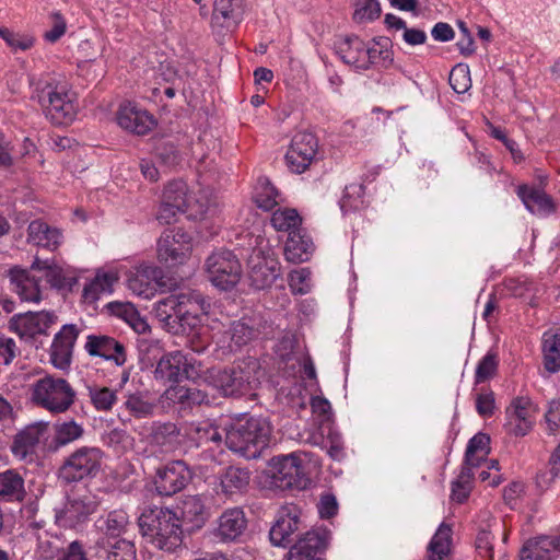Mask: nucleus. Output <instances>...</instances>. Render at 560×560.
<instances>
[{"label": "nucleus", "mask_w": 560, "mask_h": 560, "mask_svg": "<svg viewBox=\"0 0 560 560\" xmlns=\"http://www.w3.org/2000/svg\"><path fill=\"white\" fill-rule=\"evenodd\" d=\"M12 290L18 293L22 301L39 302L42 300V278L45 277L46 283L50 288L61 290H72L77 284V279L70 276L62 267L48 260L35 258L31 269H23L14 266L8 271Z\"/></svg>", "instance_id": "1"}, {"label": "nucleus", "mask_w": 560, "mask_h": 560, "mask_svg": "<svg viewBox=\"0 0 560 560\" xmlns=\"http://www.w3.org/2000/svg\"><path fill=\"white\" fill-rule=\"evenodd\" d=\"M272 430L267 417L243 416L224 428V442L232 452L247 459H256L268 448Z\"/></svg>", "instance_id": "2"}, {"label": "nucleus", "mask_w": 560, "mask_h": 560, "mask_svg": "<svg viewBox=\"0 0 560 560\" xmlns=\"http://www.w3.org/2000/svg\"><path fill=\"white\" fill-rule=\"evenodd\" d=\"M138 526L147 542L160 550L170 552L182 545L179 517L170 509L155 506L144 510L138 518Z\"/></svg>", "instance_id": "3"}, {"label": "nucleus", "mask_w": 560, "mask_h": 560, "mask_svg": "<svg viewBox=\"0 0 560 560\" xmlns=\"http://www.w3.org/2000/svg\"><path fill=\"white\" fill-rule=\"evenodd\" d=\"M31 401L51 413H63L74 404L77 393L62 377L45 375L30 385Z\"/></svg>", "instance_id": "4"}, {"label": "nucleus", "mask_w": 560, "mask_h": 560, "mask_svg": "<svg viewBox=\"0 0 560 560\" xmlns=\"http://www.w3.org/2000/svg\"><path fill=\"white\" fill-rule=\"evenodd\" d=\"M258 369V362L249 359L236 365L213 371L210 374V382L223 397L238 398L256 387Z\"/></svg>", "instance_id": "5"}, {"label": "nucleus", "mask_w": 560, "mask_h": 560, "mask_svg": "<svg viewBox=\"0 0 560 560\" xmlns=\"http://www.w3.org/2000/svg\"><path fill=\"white\" fill-rule=\"evenodd\" d=\"M269 472L270 485L281 491L304 490L311 482L302 459L294 453L272 457Z\"/></svg>", "instance_id": "6"}, {"label": "nucleus", "mask_w": 560, "mask_h": 560, "mask_svg": "<svg viewBox=\"0 0 560 560\" xmlns=\"http://www.w3.org/2000/svg\"><path fill=\"white\" fill-rule=\"evenodd\" d=\"M208 280L221 291H230L240 282L243 270L237 256L230 249L214 250L205 262Z\"/></svg>", "instance_id": "7"}, {"label": "nucleus", "mask_w": 560, "mask_h": 560, "mask_svg": "<svg viewBox=\"0 0 560 560\" xmlns=\"http://www.w3.org/2000/svg\"><path fill=\"white\" fill-rule=\"evenodd\" d=\"M103 452L97 447L83 446L73 452L59 469V478L65 483L95 476L101 468Z\"/></svg>", "instance_id": "8"}, {"label": "nucleus", "mask_w": 560, "mask_h": 560, "mask_svg": "<svg viewBox=\"0 0 560 560\" xmlns=\"http://www.w3.org/2000/svg\"><path fill=\"white\" fill-rule=\"evenodd\" d=\"M194 200L187 184L182 179H174L164 187L156 219L162 224H171L179 214L185 213Z\"/></svg>", "instance_id": "9"}, {"label": "nucleus", "mask_w": 560, "mask_h": 560, "mask_svg": "<svg viewBox=\"0 0 560 560\" xmlns=\"http://www.w3.org/2000/svg\"><path fill=\"white\" fill-rule=\"evenodd\" d=\"M38 103L46 117L54 125H68L75 117V107L67 92L58 91L57 86L47 83L37 93Z\"/></svg>", "instance_id": "10"}, {"label": "nucleus", "mask_w": 560, "mask_h": 560, "mask_svg": "<svg viewBox=\"0 0 560 560\" xmlns=\"http://www.w3.org/2000/svg\"><path fill=\"white\" fill-rule=\"evenodd\" d=\"M192 479V472L184 460H171L159 467L153 478L158 494L172 497L184 490Z\"/></svg>", "instance_id": "11"}, {"label": "nucleus", "mask_w": 560, "mask_h": 560, "mask_svg": "<svg viewBox=\"0 0 560 560\" xmlns=\"http://www.w3.org/2000/svg\"><path fill=\"white\" fill-rule=\"evenodd\" d=\"M191 250V236L183 229L166 230L158 242V258L167 267L184 264Z\"/></svg>", "instance_id": "12"}, {"label": "nucleus", "mask_w": 560, "mask_h": 560, "mask_svg": "<svg viewBox=\"0 0 560 560\" xmlns=\"http://www.w3.org/2000/svg\"><path fill=\"white\" fill-rule=\"evenodd\" d=\"M317 151L318 140L313 132H296L284 156L289 170L295 174L304 173L315 161Z\"/></svg>", "instance_id": "13"}, {"label": "nucleus", "mask_w": 560, "mask_h": 560, "mask_svg": "<svg viewBox=\"0 0 560 560\" xmlns=\"http://www.w3.org/2000/svg\"><path fill=\"white\" fill-rule=\"evenodd\" d=\"M301 510L295 504L281 506L269 530L272 546L287 548L293 541V535L301 529Z\"/></svg>", "instance_id": "14"}, {"label": "nucleus", "mask_w": 560, "mask_h": 560, "mask_svg": "<svg viewBox=\"0 0 560 560\" xmlns=\"http://www.w3.org/2000/svg\"><path fill=\"white\" fill-rule=\"evenodd\" d=\"M329 534L325 529L315 528L305 532L291 546L288 560H324L322 555L328 546Z\"/></svg>", "instance_id": "15"}, {"label": "nucleus", "mask_w": 560, "mask_h": 560, "mask_svg": "<svg viewBox=\"0 0 560 560\" xmlns=\"http://www.w3.org/2000/svg\"><path fill=\"white\" fill-rule=\"evenodd\" d=\"M84 349L89 355L112 361L117 366H122L127 361L126 347L106 335H89Z\"/></svg>", "instance_id": "16"}, {"label": "nucleus", "mask_w": 560, "mask_h": 560, "mask_svg": "<svg viewBox=\"0 0 560 560\" xmlns=\"http://www.w3.org/2000/svg\"><path fill=\"white\" fill-rule=\"evenodd\" d=\"M79 332L77 325L67 324L56 334L50 349V361L55 368L66 370L70 366Z\"/></svg>", "instance_id": "17"}, {"label": "nucleus", "mask_w": 560, "mask_h": 560, "mask_svg": "<svg viewBox=\"0 0 560 560\" xmlns=\"http://www.w3.org/2000/svg\"><path fill=\"white\" fill-rule=\"evenodd\" d=\"M280 277V264L272 257H259L249 260L248 279L255 290L270 288Z\"/></svg>", "instance_id": "18"}, {"label": "nucleus", "mask_w": 560, "mask_h": 560, "mask_svg": "<svg viewBox=\"0 0 560 560\" xmlns=\"http://www.w3.org/2000/svg\"><path fill=\"white\" fill-rule=\"evenodd\" d=\"M247 523L243 509H228L219 517L214 535L223 542L238 541L247 529Z\"/></svg>", "instance_id": "19"}, {"label": "nucleus", "mask_w": 560, "mask_h": 560, "mask_svg": "<svg viewBox=\"0 0 560 560\" xmlns=\"http://www.w3.org/2000/svg\"><path fill=\"white\" fill-rule=\"evenodd\" d=\"M247 10V0H214L212 25L224 28H236L243 21Z\"/></svg>", "instance_id": "20"}, {"label": "nucleus", "mask_w": 560, "mask_h": 560, "mask_svg": "<svg viewBox=\"0 0 560 560\" xmlns=\"http://www.w3.org/2000/svg\"><path fill=\"white\" fill-rule=\"evenodd\" d=\"M56 315L49 312H26L10 319V328L23 335H45L55 322Z\"/></svg>", "instance_id": "21"}, {"label": "nucleus", "mask_w": 560, "mask_h": 560, "mask_svg": "<svg viewBox=\"0 0 560 560\" xmlns=\"http://www.w3.org/2000/svg\"><path fill=\"white\" fill-rule=\"evenodd\" d=\"M49 422L37 421L26 425L15 436L11 446L12 453L22 458L35 451L38 443L48 438Z\"/></svg>", "instance_id": "22"}, {"label": "nucleus", "mask_w": 560, "mask_h": 560, "mask_svg": "<svg viewBox=\"0 0 560 560\" xmlns=\"http://www.w3.org/2000/svg\"><path fill=\"white\" fill-rule=\"evenodd\" d=\"M117 121L121 128L139 136L148 133L155 125L153 116L130 103L119 107Z\"/></svg>", "instance_id": "23"}, {"label": "nucleus", "mask_w": 560, "mask_h": 560, "mask_svg": "<svg viewBox=\"0 0 560 560\" xmlns=\"http://www.w3.org/2000/svg\"><path fill=\"white\" fill-rule=\"evenodd\" d=\"M97 505L98 502L95 497L92 495L68 499L58 517L63 521L67 526L75 527L84 523L89 516L96 511Z\"/></svg>", "instance_id": "24"}, {"label": "nucleus", "mask_w": 560, "mask_h": 560, "mask_svg": "<svg viewBox=\"0 0 560 560\" xmlns=\"http://www.w3.org/2000/svg\"><path fill=\"white\" fill-rule=\"evenodd\" d=\"M188 299H194L192 292L171 294L155 303L153 312L164 329L173 328L174 330H178V327L173 325L175 324L174 315L180 313L186 302H188Z\"/></svg>", "instance_id": "25"}, {"label": "nucleus", "mask_w": 560, "mask_h": 560, "mask_svg": "<svg viewBox=\"0 0 560 560\" xmlns=\"http://www.w3.org/2000/svg\"><path fill=\"white\" fill-rule=\"evenodd\" d=\"M205 310V301L200 294L194 293V299H188L185 307L182 308L180 313L174 315V320L178 330L173 328H166L168 332L174 335H190L194 332L196 327L199 325V313Z\"/></svg>", "instance_id": "26"}, {"label": "nucleus", "mask_w": 560, "mask_h": 560, "mask_svg": "<svg viewBox=\"0 0 560 560\" xmlns=\"http://www.w3.org/2000/svg\"><path fill=\"white\" fill-rule=\"evenodd\" d=\"M560 550V536H540L527 540L521 549V560H550Z\"/></svg>", "instance_id": "27"}, {"label": "nucleus", "mask_w": 560, "mask_h": 560, "mask_svg": "<svg viewBox=\"0 0 560 560\" xmlns=\"http://www.w3.org/2000/svg\"><path fill=\"white\" fill-rule=\"evenodd\" d=\"M27 495L24 478L15 469L0 472V502L22 503Z\"/></svg>", "instance_id": "28"}, {"label": "nucleus", "mask_w": 560, "mask_h": 560, "mask_svg": "<svg viewBox=\"0 0 560 560\" xmlns=\"http://www.w3.org/2000/svg\"><path fill=\"white\" fill-rule=\"evenodd\" d=\"M517 196L533 214H550L556 210L552 198L542 189L520 185Z\"/></svg>", "instance_id": "29"}, {"label": "nucleus", "mask_w": 560, "mask_h": 560, "mask_svg": "<svg viewBox=\"0 0 560 560\" xmlns=\"http://www.w3.org/2000/svg\"><path fill=\"white\" fill-rule=\"evenodd\" d=\"M313 250L314 244L304 231H293L289 234L284 246V256L288 261L293 264L307 261Z\"/></svg>", "instance_id": "30"}, {"label": "nucleus", "mask_w": 560, "mask_h": 560, "mask_svg": "<svg viewBox=\"0 0 560 560\" xmlns=\"http://www.w3.org/2000/svg\"><path fill=\"white\" fill-rule=\"evenodd\" d=\"M250 481V471L238 466L226 467L220 476L221 491L225 495L244 493Z\"/></svg>", "instance_id": "31"}, {"label": "nucleus", "mask_w": 560, "mask_h": 560, "mask_svg": "<svg viewBox=\"0 0 560 560\" xmlns=\"http://www.w3.org/2000/svg\"><path fill=\"white\" fill-rule=\"evenodd\" d=\"M180 516L183 523L189 526L188 529L194 530L201 528L206 524L209 518V511L200 497L190 495L182 503Z\"/></svg>", "instance_id": "32"}, {"label": "nucleus", "mask_w": 560, "mask_h": 560, "mask_svg": "<svg viewBox=\"0 0 560 560\" xmlns=\"http://www.w3.org/2000/svg\"><path fill=\"white\" fill-rule=\"evenodd\" d=\"M27 241L34 245L54 250L60 244L61 232L42 220H34L27 229Z\"/></svg>", "instance_id": "33"}, {"label": "nucleus", "mask_w": 560, "mask_h": 560, "mask_svg": "<svg viewBox=\"0 0 560 560\" xmlns=\"http://www.w3.org/2000/svg\"><path fill=\"white\" fill-rule=\"evenodd\" d=\"M185 365V354L174 351L163 355L156 363L154 370L155 380L178 383L182 381V370Z\"/></svg>", "instance_id": "34"}, {"label": "nucleus", "mask_w": 560, "mask_h": 560, "mask_svg": "<svg viewBox=\"0 0 560 560\" xmlns=\"http://www.w3.org/2000/svg\"><path fill=\"white\" fill-rule=\"evenodd\" d=\"M267 322H261L257 317H244L234 322L231 326L232 341L236 346L246 345L249 340L266 334Z\"/></svg>", "instance_id": "35"}, {"label": "nucleus", "mask_w": 560, "mask_h": 560, "mask_svg": "<svg viewBox=\"0 0 560 560\" xmlns=\"http://www.w3.org/2000/svg\"><path fill=\"white\" fill-rule=\"evenodd\" d=\"M180 430L176 423L167 421L153 422L148 435L150 444L172 450L178 442Z\"/></svg>", "instance_id": "36"}, {"label": "nucleus", "mask_w": 560, "mask_h": 560, "mask_svg": "<svg viewBox=\"0 0 560 560\" xmlns=\"http://www.w3.org/2000/svg\"><path fill=\"white\" fill-rule=\"evenodd\" d=\"M98 545L107 560H136L133 541L125 538L101 539Z\"/></svg>", "instance_id": "37"}, {"label": "nucleus", "mask_w": 560, "mask_h": 560, "mask_svg": "<svg viewBox=\"0 0 560 560\" xmlns=\"http://www.w3.org/2000/svg\"><path fill=\"white\" fill-rule=\"evenodd\" d=\"M167 398L185 407L210 405L209 395L196 387L174 386L166 390Z\"/></svg>", "instance_id": "38"}, {"label": "nucleus", "mask_w": 560, "mask_h": 560, "mask_svg": "<svg viewBox=\"0 0 560 560\" xmlns=\"http://www.w3.org/2000/svg\"><path fill=\"white\" fill-rule=\"evenodd\" d=\"M107 307L113 315L124 319L136 332L145 334L149 331L148 323L140 316L133 304L129 302H110Z\"/></svg>", "instance_id": "39"}, {"label": "nucleus", "mask_w": 560, "mask_h": 560, "mask_svg": "<svg viewBox=\"0 0 560 560\" xmlns=\"http://www.w3.org/2000/svg\"><path fill=\"white\" fill-rule=\"evenodd\" d=\"M338 52L345 63L352 65L359 69L369 68L365 62L361 63L362 58L365 56V45L358 36H346L339 46Z\"/></svg>", "instance_id": "40"}, {"label": "nucleus", "mask_w": 560, "mask_h": 560, "mask_svg": "<svg viewBox=\"0 0 560 560\" xmlns=\"http://www.w3.org/2000/svg\"><path fill=\"white\" fill-rule=\"evenodd\" d=\"M153 154L158 163L165 168H173L182 161L178 144L173 138L158 139Z\"/></svg>", "instance_id": "41"}, {"label": "nucleus", "mask_w": 560, "mask_h": 560, "mask_svg": "<svg viewBox=\"0 0 560 560\" xmlns=\"http://www.w3.org/2000/svg\"><path fill=\"white\" fill-rule=\"evenodd\" d=\"M83 434V425L78 423L75 420L69 419L62 422L58 421L54 424V447L57 450L61 446H66L81 439Z\"/></svg>", "instance_id": "42"}, {"label": "nucleus", "mask_w": 560, "mask_h": 560, "mask_svg": "<svg viewBox=\"0 0 560 560\" xmlns=\"http://www.w3.org/2000/svg\"><path fill=\"white\" fill-rule=\"evenodd\" d=\"M452 529L442 523L428 546L430 560H448Z\"/></svg>", "instance_id": "43"}, {"label": "nucleus", "mask_w": 560, "mask_h": 560, "mask_svg": "<svg viewBox=\"0 0 560 560\" xmlns=\"http://www.w3.org/2000/svg\"><path fill=\"white\" fill-rule=\"evenodd\" d=\"M490 453V436L479 432L475 434L468 442L465 457L468 464H480L486 460Z\"/></svg>", "instance_id": "44"}, {"label": "nucleus", "mask_w": 560, "mask_h": 560, "mask_svg": "<svg viewBox=\"0 0 560 560\" xmlns=\"http://www.w3.org/2000/svg\"><path fill=\"white\" fill-rule=\"evenodd\" d=\"M544 365L550 373L560 371V334H553L545 337L544 345Z\"/></svg>", "instance_id": "45"}, {"label": "nucleus", "mask_w": 560, "mask_h": 560, "mask_svg": "<svg viewBox=\"0 0 560 560\" xmlns=\"http://www.w3.org/2000/svg\"><path fill=\"white\" fill-rule=\"evenodd\" d=\"M128 523V514L124 510L110 511L104 520V525L101 526L105 533L102 539L119 538L126 532Z\"/></svg>", "instance_id": "46"}, {"label": "nucleus", "mask_w": 560, "mask_h": 560, "mask_svg": "<svg viewBox=\"0 0 560 560\" xmlns=\"http://www.w3.org/2000/svg\"><path fill=\"white\" fill-rule=\"evenodd\" d=\"M89 397L97 411H110L117 401V392L109 387L88 386Z\"/></svg>", "instance_id": "47"}, {"label": "nucleus", "mask_w": 560, "mask_h": 560, "mask_svg": "<svg viewBox=\"0 0 560 560\" xmlns=\"http://www.w3.org/2000/svg\"><path fill=\"white\" fill-rule=\"evenodd\" d=\"M302 219L295 209L285 208L272 213L271 224L277 231H285L289 234L293 231H303L300 229Z\"/></svg>", "instance_id": "48"}, {"label": "nucleus", "mask_w": 560, "mask_h": 560, "mask_svg": "<svg viewBox=\"0 0 560 560\" xmlns=\"http://www.w3.org/2000/svg\"><path fill=\"white\" fill-rule=\"evenodd\" d=\"M115 278L104 273L96 276L94 280L88 283L83 289V298L86 302L93 303L98 300L102 293L110 292Z\"/></svg>", "instance_id": "49"}, {"label": "nucleus", "mask_w": 560, "mask_h": 560, "mask_svg": "<svg viewBox=\"0 0 560 560\" xmlns=\"http://www.w3.org/2000/svg\"><path fill=\"white\" fill-rule=\"evenodd\" d=\"M354 5L352 19L357 23L373 21L381 16L382 9L377 0H357Z\"/></svg>", "instance_id": "50"}, {"label": "nucleus", "mask_w": 560, "mask_h": 560, "mask_svg": "<svg viewBox=\"0 0 560 560\" xmlns=\"http://www.w3.org/2000/svg\"><path fill=\"white\" fill-rule=\"evenodd\" d=\"M448 82L452 89L463 94L471 86L469 68L466 65L458 63L450 72Z\"/></svg>", "instance_id": "51"}, {"label": "nucleus", "mask_w": 560, "mask_h": 560, "mask_svg": "<svg viewBox=\"0 0 560 560\" xmlns=\"http://www.w3.org/2000/svg\"><path fill=\"white\" fill-rule=\"evenodd\" d=\"M498 355L493 352H488L478 363L475 374L476 384L483 383L493 377L498 370Z\"/></svg>", "instance_id": "52"}, {"label": "nucleus", "mask_w": 560, "mask_h": 560, "mask_svg": "<svg viewBox=\"0 0 560 560\" xmlns=\"http://www.w3.org/2000/svg\"><path fill=\"white\" fill-rule=\"evenodd\" d=\"M126 408L136 418H145L153 413L155 405L149 400L143 399L141 395H129L125 401Z\"/></svg>", "instance_id": "53"}, {"label": "nucleus", "mask_w": 560, "mask_h": 560, "mask_svg": "<svg viewBox=\"0 0 560 560\" xmlns=\"http://www.w3.org/2000/svg\"><path fill=\"white\" fill-rule=\"evenodd\" d=\"M533 404L528 397H515L506 408V418L515 420H530Z\"/></svg>", "instance_id": "54"}, {"label": "nucleus", "mask_w": 560, "mask_h": 560, "mask_svg": "<svg viewBox=\"0 0 560 560\" xmlns=\"http://www.w3.org/2000/svg\"><path fill=\"white\" fill-rule=\"evenodd\" d=\"M21 351L13 338L0 334V361L10 365Z\"/></svg>", "instance_id": "55"}, {"label": "nucleus", "mask_w": 560, "mask_h": 560, "mask_svg": "<svg viewBox=\"0 0 560 560\" xmlns=\"http://www.w3.org/2000/svg\"><path fill=\"white\" fill-rule=\"evenodd\" d=\"M0 37L12 48L27 50L33 44L34 39L27 36H22L13 33L9 28L0 26Z\"/></svg>", "instance_id": "56"}, {"label": "nucleus", "mask_w": 560, "mask_h": 560, "mask_svg": "<svg viewBox=\"0 0 560 560\" xmlns=\"http://www.w3.org/2000/svg\"><path fill=\"white\" fill-rule=\"evenodd\" d=\"M198 435L199 444L213 443L220 445L223 441V436L219 431V428L212 424L200 425L196 430Z\"/></svg>", "instance_id": "57"}, {"label": "nucleus", "mask_w": 560, "mask_h": 560, "mask_svg": "<svg viewBox=\"0 0 560 560\" xmlns=\"http://www.w3.org/2000/svg\"><path fill=\"white\" fill-rule=\"evenodd\" d=\"M277 189L270 183H267L264 191L257 194L256 203L264 210H271L277 205Z\"/></svg>", "instance_id": "58"}, {"label": "nucleus", "mask_w": 560, "mask_h": 560, "mask_svg": "<svg viewBox=\"0 0 560 560\" xmlns=\"http://www.w3.org/2000/svg\"><path fill=\"white\" fill-rule=\"evenodd\" d=\"M318 513L322 518H330L337 514L338 503L336 497L331 493H325L320 497L317 504Z\"/></svg>", "instance_id": "59"}, {"label": "nucleus", "mask_w": 560, "mask_h": 560, "mask_svg": "<svg viewBox=\"0 0 560 560\" xmlns=\"http://www.w3.org/2000/svg\"><path fill=\"white\" fill-rule=\"evenodd\" d=\"M476 409H477V412L482 417L492 416L494 412V395H493V393L478 394L476 397Z\"/></svg>", "instance_id": "60"}, {"label": "nucleus", "mask_w": 560, "mask_h": 560, "mask_svg": "<svg viewBox=\"0 0 560 560\" xmlns=\"http://www.w3.org/2000/svg\"><path fill=\"white\" fill-rule=\"evenodd\" d=\"M490 535L489 530H480L476 538V549L481 557L492 559L493 546L490 541Z\"/></svg>", "instance_id": "61"}, {"label": "nucleus", "mask_w": 560, "mask_h": 560, "mask_svg": "<svg viewBox=\"0 0 560 560\" xmlns=\"http://www.w3.org/2000/svg\"><path fill=\"white\" fill-rule=\"evenodd\" d=\"M545 418L551 432H556L560 429V399L550 401Z\"/></svg>", "instance_id": "62"}, {"label": "nucleus", "mask_w": 560, "mask_h": 560, "mask_svg": "<svg viewBox=\"0 0 560 560\" xmlns=\"http://www.w3.org/2000/svg\"><path fill=\"white\" fill-rule=\"evenodd\" d=\"M532 420L508 419L506 431L515 436H524L532 430Z\"/></svg>", "instance_id": "63"}, {"label": "nucleus", "mask_w": 560, "mask_h": 560, "mask_svg": "<svg viewBox=\"0 0 560 560\" xmlns=\"http://www.w3.org/2000/svg\"><path fill=\"white\" fill-rule=\"evenodd\" d=\"M431 35L438 42H448L454 38L455 33L448 23L439 22L433 26Z\"/></svg>", "instance_id": "64"}]
</instances>
